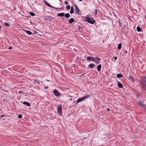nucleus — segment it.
Instances as JSON below:
<instances>
[{"instance_id": "f3484780", "label": "nucleus", "mask_w": 146, "mask_h": 146, "mask_svg": "<svg viewBox=\"0 0 146 146\" xmlns=\"http://www.w3.org/2000/svg\"><path fill=\"white\" fill-rule=\"evenodd\" d=\"M129 79L133 82H134V80L133 78V77L132 76H130L129 78Z\"/></svg>"}, {"instance_id": "f03ea898", "label": "nucleus", "mask_w": 146, "mask_h": 146, "mask_svg": "<svg viewBox=\"0 0 146 146\" xmlns=\"http://www.w3.org/2000/svg\"><path fill=\"white\" fill-rule=\"evenodd\" d=\"M90 96L89 95H87L85 96H84L82 98H81L78 99L77 100L76 104L78 103L79 102H82L84 100L87 99V98H89Z\"/></svg>"}, {"instance_id": "e433bc0d", "label": "nucleus", "mask_w": 146, "mask_h": 146, "mask_svg": "<svg viewBox=\"0 0 146 146\" xmlns=\"http://www.w3.org/2000/svg\"><path fill=\"white\" fill-rule=\"evenodd\" d=\"M5 115H1V117H4Z\"/></svg>"}, {"instance_id": "2eb2a0df", "label": "nucleus", "mask_w": 146, "mask_h": 146, "mask_svg": "<svg viewBox=\"0 0 146 146\" xmlns=\"http://www.w3.org/2000/svg\"><path fill=\"white\" fill-rule=\"evenodd\" d=\"M23 104L24 105H26L28 106H30L31 105L30 103L27 102H24Z\"/></svg>"}, {"instance_id": "473e14b6", "label": "nucleus", "mask_w": 146, "mask_h": 146, "mask_svg": "<svg viewBox=\"0 0 146 146\" xmlns=\"http://www.w3.org/2000/svg\"><path fill=\"white\" fill-rule=\"evenodd\" d=\"M48 88V87L47 86L45 87H44V88L45 89H46Z\"/></svg>"}, {"instance_id": "7ed1b4c3", "label": "nucleus", "mask_w": 146, "mask_h": 146, "mask_svg": "<svg viewBox=\"0 0 146 146\" xmlns=\"http://www.w3.org/2000/svg\"><path fill=\"white\" fill-rule=\"evenodd\" d=\"M44 2L45 3V4L48 7H50L51 8L54 9H58V10H61L62 9V7L61 8H56L50 5L45 0H43Z\"/></svg>"}, {"instance_id": "ddd939ff", "label": "nucleus", "mask_w": 146, "mask_h": 146, "mask_svg": "<svg viewBox=\"0 0 146 146\" xmlns=\"http://www.w3.org/2000/svg\"><path fill=\"white\" fill-rule=\"evenodd\" d=\"M64 15V13H58L57 14V16L59 17H62Z\"/></svg>"}, {"instance_id": "1a4fd4ad", "label": "nucleus", "mask_w": 146, "mask_h": 146, "mask_svg": "<svg viewBox=\"0 0 146 146\" xmlns=\"http://www.w3.org/2000/svg\"><path fill=\"white\" fill-rule=\"evenodd\" d=\"M44 20L45 21H50L52 20V19L51 18V16H49L47 17L46 18L44 19Z\"/></svg>"}, {"instance_id": "ea45409f", "label": "nucleus", "mask_w": 146, "mask_h": 146, "mask_svg": "<svg viewBox=\"0 0 146 146\" xmlns=\"http://www.w3.org/2000/svg\"><path fill=\"white\" fill-rule=\"evenodd\" d=\"M1 26L0 25V30L1 29Z\"/></svg>"}, {"instance_id": "cd10ccee", "label": "nucleus", "mask_w": 146, "mask_h": 146, "mask_svg": "<svg viewBox=\"0 0 146 146\" xmlns=\"http://www.w3.org/2000/svg\"><path fill=\"white\" fill-rule=\"evenodd\" d=\"M70 12L71 14H72L74 12V10L71 9Z\"/></svg>"}, {"instance_id": "a211bd4d", "label": "nucleus", "mask_w": 146, "mask_h": 146, "mask_svg": "<svg viewBox=\"0 0 146 146\" xmlns=\"http://www.w3.org/2000/svg\"><path fill=\"white\" fill-rule=\"evenodd\" d=\"M74 21V19L73 18H71L69 21L70 23L71 24Z\"/></svg>"}, {"instance_id": "9b49d317", "label": "nucleus", "mask_w": 146, "mask_h": 146, "mask_svg": "<svg viewBox=\"0 0 146 146\" xmlns=\"http://www.w3.org/2000/svg\"><path fill=\"white\" fill-rule=\"evenodd\" d=\"M94 57H92L88 56L87 58V59L88 60L93 61V60H94Z\"/></svg>"}, {"instance_id": "2f4dec72", "label": "nucleus", "mask_w": 146, "mask_h": 146, "mask_svg": "<svg viewBox=\"0 0 146 146\" xmlns=\"http://www.w3.org/2000/svg\"><path fill=\"white\" fill-rule=\"evenodd\" d=\"M71 9L74 10V8H73V6H72L71 7Z\"/></svg>"}, {"instance_id": "a19ab883", "label": "nucleus", "mask_w": 146, "mask_h": 146, "mask_svg": "<svg viewBox=\"0 0 146 146\" xmlns=\"http://www.w3.org/2000/svg\"><path fill=\"white\" fill-rule=\"evenodd\" d=\"M125 52H126V53H127V51H125Z\"/></svg>"}, {"instance_id": "5701e85b", "label": "nucleus", "mask_w": 146, "mask_h": 146, "mask_svg": "<svg viewBox=\"0 0 146 146\" xmlns=\"http://www.w3.org/2000/svg\"><path fill=\"white\" fill-rule=\"evenodd\" d=\"M117 78H121L122 77L123 75L120 74H117Z\"/></svg>"}, {"instance_id": "c85d7f7f", "label": "nucleus", "mask_w": 146, "mask_h": 146, "mask_svg": "<svg viewBox=\"0 0 146 146\" xmlns=\"http://www.w3.org/2000/svg\"><path fill=\"white\" fill-rule=\"evenodd\" d=\"M64 3L66 5H67L68 4V1H66L64 2Z\"/></svg>"}, {"instance_id": "4be33fe9", "label": "nucleus", "mask_w": 146, "mask_h": 146, "mask_svg": "<svg viewBox=\"0 0 146 146\" xmlns=\"http://www.w3.org/2000/svg\"><path fill=\"white\" fill-rule=\"evenodd\" d=\"M122 44L120 43H119L118 46V49L119 50L121 48Z\"/></svg>"}, {"instance_id": "dca6fc26", "label": "nucleus", "mask_w": 146, "mask_h": 146, "mask_svg": "<svg viewBox=\"0 0 146 146\" xmlns=\"http://www.w3.org/2000/svg\"><path fill=\"white\" fill-rule=\"evenodd\" d=\"M95 66V65L93 64H91L89 65L88 66V67L90 68H92Z\"/></svg>"}, {"instance_id": "6e6552de", "label": "nucleus", "mask_w": 146, "mask_h": 146, "mask_svg": "<svg viewBox=\"0 0 146 146\" xmlns=\"http://www.w3.org/2000/svg\"><path fill=\"white\" fill-rule=\"evenodd\" d=\"M53 93H54V95L57 96H60L61 95L60 93L56 89L54 90Z\"/></svg>"}, {"instance_id": "f8f14e48", "label": "nucleus", "mask_w": 146, "mask_h": 146, "mask_svg": "<svg viewBox=\"0 0 146 146\" xmlns=\"http://www.w3.org/2000/svg\"><path fill=\"white\" fill-rule=\"evenodd\" d=\"M118 86L119 88H122L123 87V84L120 82H118Z\"/></svg>"}, {"instance_id": "423d86ee", "label": "nucleus", "mask_w": 146, "mask_h": 146, "mask_svg": "<svg viewBox=\"0 0 146 146\" xmlns=\"http://www.w3.org/2000/svg\"><path fill=\"white\" fill-rule=\"evenodd\" d=\"M75 7V10L76 13L78 15H81V12L80 10L78 8L77 6L75 5H74Z\"/></svg>"}, {"instance_id": "c756f323", "label": "nucleus", "mask_w": 146, "mask_h": 146, "mask_svg": "<svg viewBox=\"0 0 146 146\" xmlns=\"http://www.w3.org/2000/svg\"><path fill=\"white\" fill-rule=\"evenodd\" d=\"M95 13L94 14L95 15H96L97 14V10L95 12Z\"/></svg>"}, {"instance_id": "f257e3e1", "label": "nucleus", "mask_w": 146, "mask_h": 146, "mask_svg": "<svg viewBox=\"0 0 146 146\" xmlns=\"http://www.w3.org/2000/svg\"><path fill=\"white\" fill-rule=\"evenodd\" d=\"M85 18L86 21L90 23L94 24L95 23V21L93 18L86 17H85Z\"/></svg>"}, {"instance_id": "20e7f679", "label": "nucleus", "mask_w": 146, "mask_h": 146, "mask_svg": "<svg viewBox=\"0 0 146 146\" xmlns=\"http://www.w3.org/2000/svg\"><path fill=\"white\" fill-rule=\"evenodd\" d=\"M62 106L61 104L58 106L57 111L59 114L60 115L62 114Z\"/></svg>"}, {"instance_id": "4c0bfd02", "label": "nucleus", "mask_w": 146, "mask_h": 146, "mask_svg": "<svg viewBox=\"0 0 146 146\" xmlns=\"http://www.w3.org/2000/svg\"><path fill=\"white\" fill-rule=\"evenodd\" d=\"M60 5H61V6L62 7V5L61 4V3H60Z\"/></svg>"}, {"instance_id": "9d476101", "label": "nucleus", "mask_w": 146, "mask_h": 146, "mask_svg": "<svg viewBox=\"0 0 146 146\" xmlns=\"http://www.w3.org/2000/svg\"><path fill=\"white\" fill-rule=\"evenodd\" d=\"M139 105L143 108H144L145 107V105L142 102H140L139 103Z\"/></svg>"}, {"instance_id": "393cba45", "label": "nucleus", "mask_w": 146, "mask_h": 146, "mask_svg": "<svg viewBox=\"0 0 146 146\" xmlns=\"http://www.w3.org/2000/svg\"><path fill=\"white\" fill-rule=\"evenodd\" d=\"M70 8V5H68L66 7V9L67 10H69Z\"/></svg>"}, {"instance_id": "4468645a", "label": "nucleus", "mask_w": 146, "mask_h": 146, "mask_svg": "<svg viewBox=\"0 0 146 146\" xmlns=\"http://www.w3.org/2000/svg\"><path fill=\"white\" fill-rule=\"evenodd\" d=\"M102 66L101 64L98 65L97 66V69L98 71H100L101 70Z\"/></svg>"}, {"instance_id": "79ce46f5", "label": "nucleus", "mask_w": 146, "mask_h": 146, "mask_svg": "<svg viewBox=\"0 0 146 146\" xmlns=\"http://www.w3.org/2000/svg\"><path fill=\"white\" fill-rule=\"evenodd\" d=\"M71 100V99H70V100Z\"/></svg>"}, {"instance_id": "72a5a7b5", "label": "nucleus", "mask_w": 146, "mask_h": 146, "mask_svg": "<svg viewBox=\"0 0 146 146\" xmlns=\"http://www.w3.org/2000/svg\"><path fill=\"white\" fill-rule=\"evenodd\" d=\"M12 48L11 47H9V49H11Z\"/></svg>"}, {"instance_id": "39448f33", "label": "nucleus", "mask_w": 146, "mask_h": 146, "mask_svg": "<svg viewBox=\"0 0 146 146\" xmlns=\"http://www.w3.org/2000/svg\"><path fill=\"white\" fill-rule=\"evenodd\" d=\"M140 83L141 85L146 86V77H144L141 79Z\"/></svg>"}, {"instance_id": "c9c22d12", "label": "nucleus", "mask_w": 146, "mask_h": 146, "mask_svg": "<svg viewBox=\"0 0 146 146\" xmlns=\"http://www.w3.org/2000/svg\"><path fill=\"white\" fill-rule=\"evenodd\" d=\"M107 110H108V111H109L110 110V109L109 108H107Z\"/></svg>"}, {"instance_id": "412c9836", "label": "nucleus", "mask_w": 146, "mask_h": 146, "mask_svg": "<svg viewBox=\"0 0 146 146\" xmlns=\"http://www.w3.org/2000/svg\"><path fill=\"white\" fill-rule=\"evenodd\" d=\"M65 17L66 18H69L70 17V15L68 13H67L65 15L64 14V15Z\"/></svg>"}, {"instance_id": "a878e982", "label": "nucleus", "mask_w": 146, "mask_h": 146, "mask_svg": "<svg viewBox=\"0 0 146 146\" xmlns=\"http://www.w3.org/2000/svg\"><path fill=\"white\" fill-rule=\"evenodd\" d=\"M23 117V116H22V115L21 114H20L18 116V117L19 118H20V119H21V118H22Z\"/></svg>"}, {"instance_id": "f704fd0d", "label": "nucleus", "mask_w": 146, "mask_h": 146, "mask_svg": "<svg viewBox=\"0 0 146 146\" xmlns=\"http://www.w3.org/2000/svg\"><path fill=\"white\" fill-rule=\"evenodd\" d=\"M114 58L115 60H116L117 59V57H115Z\"/></svg>"}, {"instance_id": "aec40b11", "label": "nucleus", "mask_w": 146, "mask_h": 146, "mask_svg": "<svg viewBox=\"0 0 146 146\" xmlns=\"http://www.w3.org/2000/svg\"><path fill=\"white\" fill-rule=\"evenodd\" d=\"M25 31L29 35H31L32 34V33L31 31L25 30Z\"/></svg>"}, {"instance_id": "b1692460", "label": "nucleus", "mask_w": 146, "mask_h": 146, "mask_svg": "<svg viewBox=\"0 0 146 146\" xmlns=\"http://www.w3.org/2000/svg\"><path fill=\"white\" fill-rule=\"evenodd\" d=\"M29 14L31 15L32 16H34L35 15V14L33 12H29Z\"/></svg>"}, {"instance_id": "bb28decb", "label": "nucleus", "mask_w": 146, "mask_h": 146, "mask_svg": "<svg viewBox=\"0 0 146 146\" xmlns=\"http://www.w3.org/2000/svg\"><path fill=\"white\" fill-rule=\"evenodd\" d=\"M4 25L6 26H9V24L7 23H4Z\"/></svg>"}, {"instance_id": "7c9ffc66", "label": "nucleus", "mask_w": 146, "mask_h": 146, "mask_svg": "<svg viewBox=\"0 0 146 146\" xmlns=\"http://www.w3.org/2000/svg\"><path fill=\"white\" fill-rule=\"evenodd\" d=\"M19 92L20 93H23V91H19Z\"/></svg>"}, {"instance_id": "6ab92c4d", "label": "nucleus", "mask_w": 146, "mask_h": 146, "mask_svg": "<svg viewBox=\"0 0 146 146\" xmlns=\"http://www.w3.org/2000/svg\"><path fill=\"white\" fill-rule=\"evenodd\" d=\"M137 30L138 32H141L142 31V29L139 27H137Z\"/></svg>"}, {"instance_id": "58836bf2", "label": "nucleus", "mask_w": 146, "mask_h": 146, "mask_svg": "<svg viewBox=\"0 0 146 146\" xmlns=\"http://www.w3.org/2000/svg\"><path fill=\"white\" fill-rule=\"evenodd\" d=\"M80 1H82V0H78Z\"/></svg>"}, {"instance_id": "0eeeda50", "label": "nucleus", "mask_w": 146, "mask_h": 146, "mask_svg": "<svg viewBox=\"0 0 146 146\" xmlns=\"http://www.w3.org/2000/svg\"><path fill=\"white\" fill-rule=\"evenodd\" d=\"M93 62L96 64H98L100 62L101 60L98 57H96L94 58V60H93Z\"/></svg>"}]
</instances>
